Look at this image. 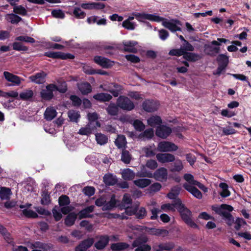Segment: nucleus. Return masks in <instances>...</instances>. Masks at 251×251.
Masks as SVG:
<instances>
[{"label": "nucleus", "mask_w": 251, "mask_h": 251, "mask_svg": "<svg viewBox=\"0 0 251 251\" xmlns=\"http://www.w3.org/2000/svg\"><path fill=\"white\" fill-rule=\"evenodd\" d=\"M93 98L100 102H106L110 101L112 99V97L108 93H100L94 95Z\"/></svg>", "instance_id": "a878e982"}, {"label": "nucleus", "mask_w": 251, "mask_h": 251, "mask_svg": "<svg viewBox=\"0 0 251 251\" xmlns=\"http://www.w3.org/2000/svg\"><path fill=\"white\" fill-rule=\"evenodd\" d=\"M73 14L76 18L79 19H83L86 15V13L84 11H81L79 7H75Z\"/></svg>", "instance_id": "69168bd1"}, {"label": "nucleus", "mask_w": 251, "mask_h": 251, "mask_svg": "<svg viewBox=\"0 0 251 251\" xmlns=\"http://www.w3.org/2000/svg\"><path fill=\"white\" fill-rule=\"evenodd\" d=\"M82 191L85 195L91 197L94 195L95 189L92 186H86L83 189Z\"/></svg>", "instance_id": "338daca9"}, {"label": "nucleus", "mask_w": 251, "mask_h": 251, "mask_svg": "<svg viewBox=\"0 0 251 251\" xmlns=\"http://www.w3.org/2000/svg\"><path fill=\"white\" fill-rule=\"evenodd\" d=\"M172 128L165 125H161L156 128V135L162 139L167 138L172 133Z\"/></svg>", "instance_id": "1a4fd4ad"}, {"label": "nucleus", "mask_w": 251, "mask_h": 251, "mask_svg": "<svg viewBox=\"0 0 251 251\" xmlns=\"http://www.w3.org/2000/svg\"><path fill=\"white\" fill-rule=\"evenodd\" d=\"M94 208L95 206L94 205H90L81 210L78 213L79 219L92 218L94 216L91 213L94 211Z\"/></svg>", "instance_id": "2eb2a0df"}, {"label": "nucleus", "mask_w": 251, "mask_h": 251, "mask_svg": "<svg viewBox=\"0 0 251 251\" xmlns=\"http://www.w3.org/2000/svg\"><path fill=\"white\" fill-rule=\"evenodd\" d=\"M157 101L150 99H146L142 103V108L146 112L151 113L156 111L158 108Z\"/></svg>", "instance_id": "6e6552de"}, {"label": "nucleus", "mask_w": 251, "mask_h": 251, "mask_svg": "<svg viewBox=\"0 0 251 251\" xmlns=\"http://www.w3.org/2000/svg\"><path fill=\"white\" fill-rule=\"evenodd\" d=\"M5 19L7 22L11 23L12 24H17L22 20V18L15 13L7 14Z\"/></svg>", "instance_id": "58836bf2"}, {"label": "nucleus", "mask_w": 251, "mask_h": 251, "mask_svg": "<svg viewBox=\"0 0 251 251\" xmlns=\"http://www.w3.org/2000/svg\"><path fill=\"white\" fill-rule=\"evenodd\" d=\"M109 240L108 236H100L99 240L95 244L94 246L98 250H102L107 246Z\"/></svg>", "instance_id": "b1692460"}, {"label": "nucleus", "mask_w": 251, "mask_h": 251, "mask_svg": "<svg viewBox=\"0 0 251 251\" xmlns=\"http://www.w3.org/2000/svg\"><path fill=\"white\" fill-rule=\"evenodd\" d=\"M94 61L95 63L101 66L103 68H109L113 66L112 61L110 59L101 56H95L94 57Z\"/></svg>", "instance_id": "9b49d317"}, {"label": "nucleus", "mask_w": 251, "mask_h": 251, "mask_svg": "<svg viewBox=\"0 0 251 251\" xmlns=\"http://www.w3.org/2000/svg\"><path fill=\"white\" fill-rule=\"evenodd\" d=\"M68 114L70 121L74 122H77L80 116L78 112H76L74 110L69 111Z\"/></svg>", "instance_id": "052dcab7"}, {"label": "nucleus", "mask_w": 251, "mask_h": 251, "mask_svg": "<svg viewBox=\"0 0 251 251\" xmlns=\"http://www.w3.org/2000/svg\"><path fill=\"white\" fill-rule=\"evenodd\" d=\"M175 205L177 206V211L179 213L182 221L188 226L193 228H198V226L192 219V212L182 203L181 200H178Z\"/></svg>", "instance_id": "f257e3e1"}, {"label": "nucleus", "mask_w": 251, "mask_h": 251, "mask_svg": "<svg viewBox=\"0 0 251 251\" xmlns=\"http://www.w3.org/2000/svg\"><path fill=\"white\" fill-rule=\"evenodd\" d=\"M58 203L60 206L68 205L70 203V198L65 195H62L59 197Z\"/></svg>", "instance_id": "6e6d98bb"}, {"label": "nucleus", "mask_w": 251, "mask_h": 251, "mask_svg": "<svg viewBox=\"0 0 251 251\" xmlns=\"http://www.w3.org/2000/svg\"><path fill=\"white\" fill-rule=\"evenodd\" d=\"M124 46V50L125 52L136 53L137 49L135 47L137 44V42L134 41H128L123 42Z\"/></svg>", "instance_id": "aec40b11"}, {"label": "nucleus", "mask_w": 251, "mask_h": 251, "mask_svg": "<svg viewBox=\"0 0 251 251\" xmlns=\"http://www.w3.org/2000/svg\"><path fill=\"white\" fill-rule=\"evenodd\" d=\"M183 188L190 192L193 196L198 199H201L202 197L201 192L196 187L185 183L183 184Z\"/></svg>", "instance_id": "f3484780"}, {"label": "nucleus", "mask_w": 251, "mask_h": 251, "mask_svg": "<svg viewBox=\"0 0 251 251\" xmlns=\"http://www.w3.org/2000/svg\"><path fill=\"white\" fill-rule=\"evenodd\" d=\"M23 214L28 218H36L38 217V214L31 209H25L22 211Z\"/></svg>", "instance_id": "680f3d73"}, {"label": "nucleus", "mask_w": 251, "mask_h": 251, "mask_svg": "<svg viewBox=\"0 0 251 251\" xmlns=\"http://www.w3.org/2000/svg\"><path fill=\"white\" fill-rule=\"evenodd\" d=\"M132 15L135 17L136 19L139 21L142 20H149L151 21L161 22L163 20V18L153 14H146L145 13H140L133 12Z\"/></svg>", "instance_id": "0eeeda50"}, {"label": "nucleus", "mask_w": 251, "mask_h": 251, "mask_svg": "<svg viewBox=\"0 0 251 251\" xmlns=\"http://www.w3.org/2000/svg\"><path fill=\"white\" fill-rule=\"evenodd\" d=\"M12 195L11 189L5 187H1L0 189V198L1 200H9Z\"/></svg>", "instance_id": "72a5a7b5"}, {"label": "nucleus", "mask_w": 251, "mask_h": 251, "mask_svg": "<svg viewBox=\"0 0 251 251\" xmlns=\"http://www.w3.org/2000/svg\"><path fill=\"white\" fill-rule=\"evenodd\" d=\"M184 51L182 50V48L178 49H172L169 52V55L171 56H184Z\"/></svg>", "instance_id": "0e129e2a"}, {"label": "nucleus", "mask_w": 251, "mask_h": 251, "mask_svg": "<svg viewBox=\"0 0 251 251\" xmlns=\"http://www.w3.org/2000/svg\"><path fill=\"white\" fill-rule=\"evenodd\" d=\"M115 144L119 149H125L126 147V140L124 135H118L117 139L115 140Z\"/></svg>", "instance_id": "2f4dec72"}, {"label": "nucleus", "mask_w": 251, "mask_h": 251, "mask_svg": "<svg viewBox=\"0 0 251 251\" xmlns=\"http://www.w3.org/2000/svg\"><path fill=\"white\" fill-rule=\"evenodd\" d=\"M234 223L235 224L234 228L236 230H240L242 226L246 225L247 224L246 222L241 218H237Z\"/></svg>", "instance_id": "774afa93"}, {"label": "nucleus", "mask_w": 251, "mask_h": 251, "mask_svg": "<svg viewBox=\"0 0 251 251\" xmlns=\"http://www.w3.org/2000/svg\"><path fill=\"white\" fill-rule=\"evenodd\" d=\"M119 107L118 104L110 102L106 108L107 114L111 116H117L119 113Z\"/></svg>", "instance_id": "c756f323"}, {"label": "nucleus", "mask_w": 251, "mask_h": 251, "mask_svg": "<svg viewBox=\"0 0 251 251\" xmlns=\"http://www.w3.org/2000/svg\"><path fill=\"white\" fill-rule=\"evenodd\" d=\"M157 148L161 152H172L176 151L178 149V147L171 142L161 141L158 143Z\"/></svg>", "instance_id": "423d86ee"}, {"label": "nucleus", "mask_w": 251, "mask_h": 251, "mask_svg": "<svg viewBox=\"0 0 251 251\" xmlns=\"http://www.w3.org/2000/svg\"><path fill=\"white\" fill-rule=\"evenodd\" d=\"M136 212L135 216L136 219L141 220L146 217L147 214L146 209L144 207H139L138 205H135Z\"/></svg>", "instance_id": "e433bc0d"}, {"label": "nucleus", "mask_w": 251, "mask_h": 251, "mask_svg": "<svg viewBox=\"0 0 251 251\" xmlns=\"http://www.w3.org/2000/svg\"><path fill=\"white\" fill-rule=\"evenodd\" d=\"M151 181L148 178H139L133 181L134 184L138 187L144 188L151 184Z\"/></svg>", "instance_id": "c9c22d12"}, {"label": "nucleus", "mask_w": 251, "mask_h": 251, "mask_svg": "<svg viewBox=\"0 0 251 251\" xmlns=\"http://www.w3.org/2000/svg\"><path fill=\"white\" fill-rule=\"evenodd\" d=\"M41 203L42 205H48L50 203V193L46 190H44L42 193Z\"/></svg>", "instance_id": "49530a36"}, {"label": "nucleus", "mask_w": 251, "mask_h": 251, "mask_svg": "<svg viewBox=\"0 0 251 251\" xmlns=\"http://www.w3.org/2000/svg\"><path fill=\"white\" fill-rule=\"evenodd\" d=\"M180 190L181 187L179 186H175L172 188L170 192L167 194V197L170 199L173 200V201H176V200L178 199L177 197L180 193Z\"/></svg>", "instance_id": "bb28decb"}, {"label": "nucleus", "mask_w": 251, "mask_h": 251, "mask_svg": "<svg viewBox=\"0 0 251 251\" xmlns=\"http://www.w3.org/2000/svg\"><path fill=\"white\" fill-rule=\"evenodd\" d=\"M96 129L93 126H89L88 124L86 127H81L78 131V133L82 135H89L91 134L92 131Z\"/></svg>", "instance_id": "09e8293b"}, {"label": "nucleus", "mask_w": 251, "mask_h": 251, "mask_svg": "<svg viewBox=\"0 0 251 251\" xmlns=\"http://www.w3.org/2000/svg\"><path fill=\"white\" fill-rule=\"evenodd\" d=\"M154 135V132L152 128H148L140 134L141 137H146L148 139H151Z\"/></svg>", "instance_id": "e2e57ef3"}, {"label": "nucleus", "mask_w": 251, "mask_h": 251, "mask_svg": "<svg viewBox=\"0 0 251 251\" xmlns=\"http://www.w3.org/2000/svg\"><path fill=\"white\" fill-rule=\"evenodd\" d=\"M133 126L136 130L138 131H142L145 128V125L139 120H135L133 122Z\"/></svg>", "instance_id": "bf43d9fd"}, {"label": "nucleus", "mask_w": 251, "mask_h": 251, "mask_svg": "<svg viewBox=\"0 0 251 251\" xmlns=\"http://www.w3.org/2000/svg\"><path fill=\"white\" fill-rule=\"evenodd\" d=\"M94 243V239L93 238H88L83 240L75 247V251H86L93 245Z\"/></svg>", "instance_id": "9d476101"}, {"label": "nucleus", "mask_w": 251, "mask_h": 251, "mask_svg": "<svg viewBox=\"0 0 251 251\" xmlns=\"http://www.w3.org/2000/svg\"><path fill=\"white\" fill-rule=\"evenodd\" d=\"M96 140L98 144L103 145L107 143L108 138L103 134L97 133L95 135Z\"/></svg>", "instance_id": "de8ad7c7"}, {"label": "nucleus", "mask_w": 251, "mask_h": 251, "mask_svg": "<svg viewBox=\"0 0 251 251\" xmlns=\"http://www.w3.org/2000/svg\"><path fill=\"white\" fill-rule=\"evenodd\" d=\"M46 76L47 74L45 72L42 71L31 75L29 76V79L32 82L36 84H42L45 82Z\"/></svg>", "instance_id": "dca6fc26"}, {"label": "nucleus", "mask_w": 251, "mask_h": 251, "mask_svg": "<svg viewBox=\"0 0 251 251\" xmlns=\"http://www.w3.org/2000/svg\"><path fill=\"white\" fill-rule=\"evenodd\" d=\"M3 76L7 81L12 83L13 86H19L21 83V77L8 72H4Z\"/></svg>", "instance_id": "f8f14e48"}, {"label": "nucleus", "mask_w": 251, "mask_h": 251, "mask_svg": "<svg viewBox=\"0 0 251 251\" xmlns=\"http://www.w3.org/2000/svg\"><path fill=\"white\" fill-rule=\"evenodd\" d=\"M129 247V245L126 242L112 243L110 245V249L112 251H123Z\"/></svg>", "instance_id": "393cba45"}, {"label": "nucleus", "mask_w": 251, "mask_h": 251, "mask_svg": "<svg viewBox=\"0 0 251 251\" xmlns=\"http://www.w3.org/2000/svg\"><path fill=\"white\" fill-rule=\"evenodd\" d=\"M55 84L50 83L46 86L45 89H43L40 91V97L42 100L46 101H50L54 97L53 92L55 91L54 88H56Z\"/></svg>", "instance_id": "20e7f679"}, {"label": "nucleus", "mask_w": 251, "mask_h": 251, "mask_svg": "<svg viewBox=\"0 0 251 251\" xmlns=\"http://www.w3.org/2000/svg\"><path fill=\"white\" fill-rule=\"evenodd\" d=\"M13 12L16 14H19L23 16L27 15V10L22 5H18L13 7Z\"/></svg>", "instance_id": "5fc2aeb1"}, {"label": "nucleus", "mask_w": 251, "mask_h": 251, "mask_svg": "<svg viewBox=\"0 0 251 251\" xmlns=\"http://www.w3.org/2000/svg\"><path fill=\"white\" fill-rule=\"evenodd\" d=\"M116 202L117 201L115 199V196L112 195L110 199V200L108 202L105 203V204L102 207V210H110L112 209L113 208L115 207L116 206Z\"/></svg>", "instance_id": "a19ab883"}, {"label": "nucleus", "mask_w": 251, "mask_h": 251, "mask_svg": "<svg viewBox=\"0 0 251 251\" xmlns=\"http://www.w3.org/2000/svg\"><path fill=\"white\" fill-rule=\"evenodd\" d=\"M218 65L226 68L229 63L228 57L224 54H220L216 58Z\"/></svg>", "instance_id": "4c0bfd02"}, {"label": "nucleus", "mask_w": 251, "mask_h": 251, "mask_svg": "<svg viewBox=\"0 0 251 251\" xmlns=\"http://www.w3.org/2000/svg\"><path fill=\"white\" fill-rule=\"evenodd\" d=\"M229 211H226L223 213L222 217L226 221V223L228 226H231L234 223V219L231 214Z\"/></svg>", "instance_id": "864d4df0"}, {"label": "nucleus", "mask_w": 251, "mask_h": 251, "mask_svg": "<svg viewBox=\"0 0 251 251\" xmlns=\"http://www.w3.org/2000/svg\"><path fill=\"white\" fill-rule=\"evenodd\" d=\"M103 179L104 183L107 186H113L117 182L116 177L111 174H105Z\"/></svg>", "instance_id": "473e14b6"}, {"label": "nucleus", "mask_w": 251, "mask_h": 251, "mask_svg": "<svg viewBox=\"0 0 251 251\" xmlns=\"http://www.w3.org/2000/svg\"><path fill=\"white\" fill-rule=\"evenodd\" d=\"M178 200H180V199H178L177 200H176V201H173L172 204L165 203V204H162L161 206V208L164 210L167 209V210L172 211H175V208H176L177 210L178 206L175 205V203L177 202Z\"/></svg>", "instance_id": "603ef678"}, {"label": "nucleus", "mask_w": 251, "mask_h": 251, "mask_svg": "<svg viewBox=\"0 0 251 251\" xmlns=\"http://www.w3.org/2000/svg\"><path fill=\"white\" fill-rule=\"evenodd\" d=\"M212 210L217 214L222 216L223 213L226 212V211H224V210L231 212L233 210V207L231 205L228 204H222L220 206L213 205L212 206Z\"/></svg>", "instance_id": "a211bd4d"}, {"label": "nucleus", "mask_w": 251, "mask_h": 251, "mask_svg": "<svg viewBox=\"0 0 251 251\" xmlns=\"http://www.w3.org/2000/svg\"><path fill=\"white\" fill-rule=\"evenodd\" d=\"M121 161L125 164H128L131 160V155L130 152L125 149L122 150L121 153Z\"/></svg>", "instance_id": "37998d69"}, {"label": "nucleus", "mask_w": 251, "mask_h": 251, "mask_svg": "<svg viewBox=\"0 0 251 251\" xmlns=\"http://www.w3.org/2000/svg\"><path fill=\"white\" fill-rule=\"evenodd\" d=\"M183 58L189 62H196L201 58V56L198 53L185 51Z\"/></svg>", "instance_id": "cd10ccee"}, {"label": "nucleus", "mask_w": 251, "mask_h": 251, "mask_svg": "<svg viewBox=\"0 0 251 251\" xmlns=\"http://www.w3.org/2000/svg\"><path fill=\"white\" fill-rule=\"evenodd\" d=\"M44 56H47L53 59H61L62 60H66L68 59H73L75 58V56L69 53H64L60 51H47L45 52Z\"/></svg>", "instance_id": "39448f33"}, {"label": "nucleus", "mask_w": 251, "mask_h": 251, "mask_svg": "<svg viewBox=\"0 0 251 251\" xmlns=\"http://www.w3.org/2000/svg\"><path fill=\"white\" fill-rule=\"evenodd\" d=\"M87 117L89 120V126H93L96 128L100 126V124L98 121L99 115L96 112H89L87 114Z\"/></svg>", "instance_id": "6ab92c4d"}, {"label": "nucleus", "mask_w": 251, "mask_h": 251, "mask_svg": "<svg viewBox=\"0 0 251 251\" xmlns=\"http://www.w3.org/2000/svg\"><path fill=\"white\" fill-rule=\"evenodd\" d=\"M175 161L174 167L170 169V171L172 172H180L183 169L182 161L180 159H175Z\"/></svg>", "instance_id": "8fccbe9b"}, {"label": "nucleus", "mask_w": 251, "mask_h": 251, "mask_svg": "<svg viewBox=\"0 0 251 251\" xmlns=\"http://www.w3.org/2000/svg\"><path fill=\"white\" fill-rule=\"evenodd\" d=\"M148 241L146 236H141L137 238L132 243V247L137 248L135 251H150L151 246L146 243Z\"/></svg>", "instance_id": "f03ea898"}, {"label": "nucleus", "mask_w": 251, "mask_h": 251, "mask_svg": "<svg viewBox=\"0 0 251 251\" xmlns=\"http://www.w3.org/2000/svg\"><path fill=\"white\" fill-rule=\"evenodd\" d=\"M57 115L56 110L53 107H47L44 113L45 119L48 121H51Z\"/></svg>", "instance_id": "c85d7f7f"}, {"label": "nucleus", "mask_w": 251, "mask_h": 251, "mask_svg": "<svg viewBox=\"0 0 251 251\" xmlns=\"http://www.w3.org/2000/svg\"><path fill=\"white\" fill-rule=\"evenodd\" d=\"M167 176V170L164 167L157 169L153 173L154 179L161 182L166 180Z\"/></svg>", "instance_id": "ddd939ff"}, {"label": "nucleus", "mask_w": 251, "mask_h": 251, "mask_svg": "<svg viewBox=\"0 0 251 251\" xmlns=\"http://www.w3.org/2000/svg\"><path fill=\"white\" fill-rule=\"evenodd\" d=\"M78 90L83 95L90 93L92 91L91 85L88 82H82L77 85Z\"/></svg>", "instance_id": "4be33fe9"}, {"label": "nucleus", "mask_w": 251, "mask_h": 251, "mask_svg": "<svg viewBox=\"0 0 251 251\" xmlns=\"http://www.w3.org/2000/svg\"><path fill=\"white\" fill-rule=\"evenodd\" d=\"M13 50L17 51H26L28 50V48L24 46L22 43L19 42H14L12 44Z\"/></svg>", "instance_id": "3c124183"}, {"label": "nucleus", "mask_w": 251, "mask_h": 251, "mask_svg": "<svg viewBox=\"0 0 251 251\" xmlns=\"http://www.w3.org/2000/svg\"><path fill=\"white\" fill-rule=\"evenodd\" d=\"M117 104L124 111H130L135 108L134 102L127 97L120 96L117 99Z\"/></svg>", "instance_id": "7ed1b4c3"}, {"label": "nucleus", "mask_w": 251, "mask_h": 251, "mask_svg": "<svg viewBox=\"0 0 251 251\" xmlns=\"http://www.w3.org/2000/svg\"><path fill=\"white\" fill-rule=\"evenodd\" d=\"M58 85L55 84L56 88H54L55 91H58L60 93H65L68 90L67 84L65 81H57Z\"/></svg>", "instance_id": "c03bdc74"}, {"label": "nucleus", "mask_w": 251, "mask_h": 251, "mask_svg": "<svg viewBox=\"0 0 251 251\" xmlns=\"http://www.w3.org/2000/svg\"><path fill=\"white\" fill-rule=\"evenodd\" d=\"M148 124L151 126L155 127L157 125L161 126L162 121L161 117L158 115H153L151 116L147 120Z\"/></svg>", "instance_id": "7c9ffc66"}, {"label": "nucleus", "mask_w": 251, "mask_h": 251, "mask_svg": "<svg viewBox=\"0 0 251 251\" xmlns=\"http://www.w3.org/2000/svg\"><path fill=\"white\" fill-rule=\"evenodd\" d=\"M175 23L170 21H165L163 22V25L173 32L181 31V28L176 25V24L180 25V22L177 20H175Z\"/></svg>", "instance_id": "5701e85b"}, {"label": "nucleus", "mask_w": 251, "mask_h": 251, "mask_svg": "<svg viewBox=\"0 0 251 251\" xmlns=\"http://www.w3.org/2000/svg\"><path fill=\"white\" fill-rule=\"evenodd\" d=\"M219 187L222 190V192L220 193V195L222 198H226L230 196V192L228 189V186L226 183H220Z\"/></svg>", "instance_id": "a18cd8bd"}, {"label": "nucleus", "mask_w": 251, "mask_h": 251, "mask_svg": "<svg viewBox=\"0 0 251 251\" xmlns=\"http://www.w3.org/2000/svg\"><path fill=\"white\" fill-rule=\"evenodd\" d=\"M175 247V244L173 242H167L160 243L158 245V248L161 250L170 251L173 249Z\"/></svg>", "instance_id": "13d9d810"}, {"label": "nucleus", "mask_w": 251, "mask_h": 251, "mask_svg": "<svg viewBox=\"0 0 251 251\" xmlns=\"http://www.w3.org/2000/svg\"><path fill=\"white\" fill-rule=\"evenodd\" d=\"M212 45L205 44L204 45V50L206 54L215 56L220 52V48L219 47H213Z\"/></svg>", "instance_id": "412c9836"}, {"label": "nucleus", "mask_w": 251, "mask_h": 251, "mask_svg": "<svg viewBox=\"0 0 251 251\" xmlns=\"http://www.w3.org/2000/svg\"><path fill=\"white\" fill-rule=\"evenodd\" d=\"M157 160L161 163L173 162L175 160L174 155L169 153H158L156 155Z\"/></svg>", "instance_id": "4468645a"}, {"label": "nucleus", "mask_w": 251, "mask_h": 251, "mask_svg": "<svg viewBox=\"0 0 251 251\" xmlns=\"http://www.w3.org/2000/svg\"><path fill=\"white\" fill-rule=\"evenodd\" d=\"M77 218V214L75 212H71L68 214L65 219L64 223L67 226H73Z\"/></svg>", "instance_id": "f704fd0d"}, {"label": "nucleus", "mask_w": 251, "mask_h": 251, "mask_svg": "<svg viewBox=\"0 0 251 251\" xmlns=\"http://www.w3.org/2000/svg\"><path fill=\"white\" fill-rule=\"evenodd\" d=\"M34 96L33 91L30 89H26L19 94L20 99L23 100H30Z\"/></svg>", "instance_id": "79ce46f5"}, {"label": "nucleus", "mask_w": 251, "mask_h": 251, "mask_svg": "<svg viewBox=\"0 0 251 251\" xmlns=\"http://www.w3.org/2000/svg\"><path fill=\"white\" fill-rule=\"evenodd\" d=\"M15 40L29 43H34L35 42V40L33 38L28 36H19L16 37Z\"/></svg>", "instance_id": "4d7b16f0"}, {"label": "nucleus", "mask_w": 251, "mask_h": 251, "mask_svg": "<svg viewBox=\"0 0 251 251\" xmlns=\"http://www.w3.org/2000/svg\"><path fill=\"white\" fill-rule=\"evenodd\" d=\"M122 175V177L125 180H133L135 176V174L134 172L129 168L124 170Z\"/></svg>", "instance_id": "ea45409f"}]
</instances>
